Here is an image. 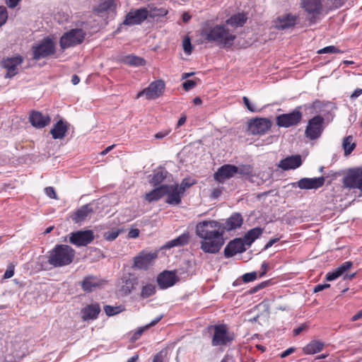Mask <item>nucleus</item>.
I'll list each match as a JSON object with an SVG mask.
<instances>
[{
  "label": "nucleus",
  "instance_id": "obj_1",
  "mask_svg": "<svg viewBox=\"0 0 362 362\" xmlns=\"http://www.w3.org/2000/svg\"><path fill=\"white\" fill-rule=\"evenodd\" d=\"M243 223V216L238 212L232 214L224 223L215 220L198 222L195 233L201 239L200 249L205 253H218L227 239L225 232L240 228Z\"/></svg>",
  "mask_w": 362,
  "mask_h": 362
},
{
  "label": "nucleus",
  "instance_id": "obj_2",
  "mask_svg": "<svg viewBox=\"0 0 362 362\" xmlns=\"http://www.w3.org/2000/svg\"><path fill=\"white\" fill-rule=\"evenodd\" d=\"M75 257V250L68 245L57 244L48 252V263L54 267L70 264Z\"/></svg>",
  "mask_w": 362,
  "mask_h": 362
},
{
  "label": "nucleus",
  "instance_id": "obj_3",
  "mask_svg": "<svg viewBox=\"0 0 362 362\" xmlns=\"http://www.w3.org/2000/svg\"><path fill=\"white\" fill-rule=\"evenodd\" d=\"M202 35L208 42H216L224 47H230L236 38V36L230 33L229 30L223 25H216L206 30Z\"/></svg>",
  "mask_w": 362,
  "mask_h": 362
},
{
  "label": "nucleus",
  "instance_id": "obj_4",
  "mask_svg": "<svg viewBox=\"0 0 362 362\" xmlns=\"http://www.w3.org/2000/svg\"><path fill=\"white\" fill-rule=\"evenodd\" d=\"M214 334L211 339L213 346H228L231 345L235 339L233 332L229 331L226 324H218L212 326Z\"/></svg>",
  "mask_w": 362,
  "mask_h": 362
},
{
  "label": "nucleus",
  "instance_id": "obj_5",
  "mask_svg": "<svg viewBox=\"0 0 362 362\" xmlns=\"http://www.w3.org/2000/svg\"><path fill=\"white\" fill-rule=\"evenodd\" d=\"M31 50L33 59L37 61L54 55L56 53V45L53 39L47 36L33 45Z\"/></svg>",
  "mask_w": 362,
  "mask_h": 362
},
{
  "label": "nucleus",
  "instance_id": "obj_6",
  "mask_svg": "<svg viewBox=\"0 0 362 362\" xmlns=\"http://www.w3.org/2000/svg\"><path fill=\"white\" fill-rule=\"evenodd\" d=\"M86 33L81 28H72L64 33L59 39L62 49L81 45L85 40Z\"/></svg>",
  "mask_w": 362,
  "mask_h": 362
},
{
  "label": "nucleus",
  "instance_id": "obj_7",
  "mask_svg": "<svg viewBox=\"0 0 362 362\" xmlns=\"http://www.w3.org/2000/svg\"><path fill=\"white\" fill-rule=\"evenodd\" d=\"M303 106L299 105L288 113H284L276 116V123L279 127L289 128L298 125L303 119Z\"/></svg>",
  "mask_w": 362,
  "mask_h": 362
},
{
  "label": "nucleus",
  "instance_id": "obj_8",
  "mask_svg": "<svg viewBox=\"0 0 362 362\" xmlns=\"http://www.w3.org/2000/svg\"><path fill=\"white\" fill-rule=\"evenodd\" d=\"M325 119L317 115L310 119L305 129V136L310 140L319 139L325 129Z\"/></svg>",
  "mask_w": 362,
  "mask_h": 362
},
{
  "label": "nucleus",
  "instance_id": "obj_9",
  "mask_svg": "<svg viewBox=\"0 0 362 362\" xmlns=\"http://www.w3.org/2000/svg\"><path fill=\"white\" fill-rule=\"evenodd\" d=\"M157 258L158 252H148L144 250L133 258L132 268L147 271L153 264L154 261Z\"/></svg>",
  "mask_w": 362,
  "mask_h": 362
},
{
  "label": "nucleus",
  "instance_id": "obj_10",
  "mask_svg": "<svg viewBox=\"0 0 362 362\" xmlns=\"http://www.w3.org/2000/svg\"><path fill=\"white\" fill-rule=\"evenodd\" d=\"M139 284V279L134 274H124L118 282V293L122 296H127L136 290Z\"/></svg>",
  "mask_w": 362,
  "mask_h": 362
},
{
  "label": "nucleus",
  "instance_id": "obj_11",
  "mask_svg": "<svg viewBox=\"0 0 362 362\" xmlns=\"http://www.w3.org/2000/svg\"><path fill=\"white\" fill-rule=\"evenodd\" d=\"M271 120L265 117H256L248 122L247 129L252 135H264L272 127Z\"/></svg>",
  "mask_w": 362,
  "mask_h": 362
},
{
  "label": "nucleus",
  "instance_id": "obj_12",
  "mask_svg": "<svg viewBox=\"0 0 362 362\" xmlns=\"http://www.w3.org/2000/svg\"><path fill=\"white\" fill-rule=\"evenodd\" d=\"M165 88V82L160 79L152 81L147 88L137 93L136 98L145 95L148 100H153L160 97Z\"/></svg>",
  "mask_w": 362,
  "mask_h": 362
},
{
  "label": "nucleus",
  "instance_id": "obj_13",
  "mask_svg": "<svg viewBox=\"0 0 362 362\" xmlns=\"http://www.w3.org/2000/svg\"><path fill=\"white\" fill-rule=\"evenodd\" d=\"M95 238L94 233L91 230H77L70 233V243L77 246H86Z\"/></svg>",
  "mask_w": 362,
  "mask_h": 362
},
{
  "label": "nucleus",
  "instance_id": "obj_14",
  "mask_svg": "<svg viewBox=\"0 0 362 362\" xmlns=\"http://www.w3.org/2000/svg\"><path fill=\"white\" fill-rule=\"evenodd\" d=\"M148 17V10L146 8L132 9L125 16L122 25H140Z\"/></svg>",
  "mask_w": 362,
  "mask_h": 362
},
{
  "label": "nucleus",
  "instance_id": "obj_15",
  "mask_svg": "<svg viewBox=\"0 0 362 362\" xmlns=\"http://www.w3.org/2000/svg\"><path fill=\"white\" fill-rule=\"evenodd\" d=\"M117 6L115 0H100L98 6L93 8V12L98 16L108 15L114 18L117 14Z\"/></svg>",
  "mask_w": 362,
  "mask_h": 362
},
{
  "label": "nucleus",
  "instance_id": "obj_16",
  "mask_svg": "<svg viewBox=\"0 0 362 362\" xmlns=\"http://www.w3.org/2000/svg\"><path fill=\"white\" fill-rule=\"evenodd\" d=\"M238 174V166L231 164H224L218 168L214 174V179L218 183H224Z\"/></svg>",
  "mask_w": 362,
  "mask_h": 362
},
{
  "label": "nucleus",
  "instance_id": "obj_17",
  "mask_svg": "<svg viewBox=\"0 0 362 362\" xmlns=\"http://www.w3.org/2000/svg\"><path fill=\"white\" fill-rule=\"evenodd\" d=\"M23 62V57L17 55L11 57H6L1 61V66L7 70L6 78H12L18 74V66Z\"/></svg>",
  "mask_w": 362,
  "mask_h": 362
},
{
  "label": "nucleus",
  "instance_id": "obj_18",
  "mask_svg": "<svg viewBox=\"0 0 362 362\" xmlns=\"http://www.w3.org/2000/svg\"><path fill=\"white\" fill-rule=\"evenodd\" d=\"M302 7L309 14H312L310 18V23L314 24L317 22V16L322 10V0H302Z\"/></svg>",
  "mask_w": 362,
  "mask_h": 362
},
{
  "label": "nucleus",
  "instance_id": "obj_19",
  "mask_svg": "<svg viewBox=\"0 0 362 362\" xmlns=\"http://www.w3.org/2000/svg\"><path fill=\"white\" fill-rule=\"evenodd\" d=\"M28 119L31 125L36 129H43L51 122L49 114H44L38 110H31Z\"/></svg>",
  "mask_w": 362,
  "mask_h": 362
},
{
  "label": "nucleus",
  "instance_id": "obj_20",
  "mask_svg": "<svg viewBox=\"0 0 362 362\" xmlns=\"http://www.w3.org/2000/svg\"><path fill=\"white\" fill-rule=\"evenodd\" d=\"M247 248L241 238H235L228 243L223 250L226 258H230L238 253L245 252Z\"/></svg>",
  "mask_w": 362,
  "mask_h": 362
},
{
  "label": "nucleus",
  "instance_id": "obj_21",
  "mask_svg": "<svg viewBox=\"0 0 362 362\" xmlns=\"http://www.w3.org/2000/svg\"><path fill=\"white\" fill-rule=\"evenodd\" d=\"M346 187L352 189H358L362 192V168L351 170L344 178Z\"/></svg>",
  "mask_w": 362,
  "mask_h": 362
},
{
  "label": "nucleus",
  "instance_id": "obj_22",
  "mask_svg": "<svg viewBox=\"0 0 362 362\" xmlns=\"http://www.w3.org/2000/svg\"><path fill=\"white\" fill-rule=\"evenodd\" d=\"M325 182V177L323 176L319 177H303L297 182V186L301 189H317L322 187Z\"/></svg>",
  "mask_w": 362,
  "mask_h": 362
},
{
  "label": "nucleus",
  "instance_id": "obj_23",
  "mask_svg": "<svg viewBox=\"0 0 362 362\" xmlns=\"http://www.w3.org/2000/svg\"><path fill=\"white\" fill-rule=\"evenodd\" d=\"M178 280L175 273L172 271H164L157 277L158 285L161 289L173 286Z\"/></svg>",
  "mask_w": 362,
  "mask_h": 362
},
{
  "label": "nucleus",
  "instance_id": "obj_24",
  "mask_svg": "<svg viewBox=\"0 0 362 362\" xmlns=\"http://www.w3.org/2000/svg\"><path fill=\"white\" fill-rule=\"evenodd\" d=\"M302 158L300 155L287 156L280 160L278 166L284 170L296 169L302 165Z\"/></svg>",
  "mask_w": 362,
  "mask_h": 362
},
{
  "label": "nucleus",
  "instance_id": "obj_25",
  "mask_svg": "<svg viewBox=\"0 0 362 362\" xmlns=\"http://www.w3.org/2000/svg\"><path fill=\"white\" fill-rule=\"evenodd\" d=\"M298 17L291 13H286L279 16L276 21V28L278 30H284L292 27L296 24Z\"/></svg>",
  "mask_w": 362,
  "mask_h": 362
},
{
  "label": "nucleus",
  "instance_id": "obj_26",
  "mask_svg": "<svg viewBox=\"0 0 362 362\" xmlns=\"http://www.w3.org/2000/svg\"><path fill=\"white\" fill-rule=\"evenodd\" d=\"M69 124L63 119H59L53 125L50 130V134L54 139H62L65 137Z\"/></svg>",
  "mask_w": 362,
  "mask_h": 362
},
{
  "label": "nucleus",
  "instance_id": "obj_27",
  "mask_svg": "<svg viewBox=\"0 0 362 362\" xmlns=\"http://www.w3.org/2000/svg\"><path fill=\"white\" fill-rule=\"evenodd\" d=\"M100 311V306L98 303L87 305L81 310L82 318L85 321L95 320Z\"/></svg>",
  "mask_w": 362,
  "mask_h": 362
},
{
  "label": "nucleus",
  "instance_id": "obj_28",
  "mask_svg": "<svg viewBox=\"0 0 362 362\" xmlns=\"http://www.w3.org/2000/svg\"><path fill=\"white\" fill-rule=\"evenodd\" d=\"M169 187L168 191L167 199L165 201L166 203L170 205H178L181 203L182 196L184 193L181 192V191L177 187V184L175 185H168Z\"/></svg>",
  "mask_w": 362,
  "mask_h": 362
},
{
  "label": "nucleus",
  "instance_id": "obj_29",
  "mask_svg": "<svg viewBox=\"0 0 362 362\" xmlns=\"http://www.w3.org/2000/svg\"><path fill=\"white\" fill-rule=\"evenodd\" d=\"M168 185H161L146 193L145 199L148 202H157L168 194Z\"/></svg>",
  "mask_w": 362,
  "mask_h": 362
},
{
  "label": "nucleus",
  "instance_id": "obj_30",
  "mask_svg": "<svg viewBox=\"0 0 362 362\" xmlns=\"http://www.w3.org/2000/svg\"><path fill=\"white\" fill-rule=\"evenodd\" d=\"M168 174L169 173L164 167L159 166L149 175V182L153 186L159 185L166 179Z\"/></svg>",
  "mask_w": 362,
  "mask_h": 362
},
{
  "label": "nucleus",
  "instance_id": "obj_31",
  "mask_svg": "<svg viewBox=\"0 0 362 362\" xmlns=\"http://www.w3.org/2000/svg\"><path fill=\"white\" fill-rule=\"evenodd\" d=\"M93 212V209L90 204L83 205L77 209L71 216L72 221L76 223H81L86 220L88 215Z\"/></svg>",
  "mask_w": 362,
  "mask_h": 362
},
{
  "label": "nucleus",
  "instance_id": "obj_32",
  "mask_svg": "<svg viewBox=\"0 0 362 362\" xmlns=\"http://www.w3.org/2000/svg\"><path fill=\"white\" fill-rule=\"evenodd\" d=\"M102 284V281L95 276H87L84 277L81 282V288L83 291L90 293L99 287Z\"/></svg>",
  "mask_w": 362,
  "mask_h": 362
},
{
  "label": "nucleus",
  "instance_id": "obj_33",
  "mask_svg": "<svg viewBox=\"0 0 362 362\" xmlns=\"http://www.w3.org/2000/svg\"><path fill=\"white\" fill-rule=\"evenodd\" d=\"M263 233V228L256 227L249 230L242 238L245 245L250 246Z\"/></svg>",
  "mask_w": 362,
  "mask_h": 362
},
{
  "label": "nucleus",
  "instance_id": "obj_34",
  "mask_svg": "<svg viewBox=\"0 0 362 362\" xmlns=\"http://www.w3.org/2000/svg\"><path fill=\"white\" fill-rule=\"evenodd\" d=\"M121 62L130 66H143L146 65V60L134 54H128L124 56L120 59Z\"/></svg>",
  "mask_w": 362,
  "mask_h": 362
},
{
  "label": "nucleus",
  "instance_id": "obj_35",
  "mask_svg": "<svg viewBox=\"0 0 362 362\" xmlns=\"http://www.w3.org/2000/svg\"><path fill=\"white\" fill-rule=\"evenodd\" d=\"M189 241V235L188 233H184L179 235L177 238L171 240L166 243L164 248L170 249L174 247L184 246L188 244Z\"/></svg>",
  "mask_w": 362,
  "mask_h": 362
},
{
  "label": "nucleus",
  "instance_id": "obj_36",
  "mask_svg": "<svg viewBox=\"0 0 362 362\" xmlns=\"http://www.w3.org/2000/svg\"><path fill=\"white\" fill-rule=\"evenodd\" d=\"M247 21V16L246 13H238L232 15L228 19L226 20V24L234 27H242Z\"/></svg>",
  "mask_w": 362,
  "mask_h": 362
},
{
  "label": "nucleus",
  "instance_id": "obj_37",
  "mask_svg": "<svg viewBox=\"0 0 362 362\" xmlns=\"http://www.w3.org/2000/svg\"><path fill=\"white\" fill-rule=\"evenodd\" d=\"M325 347V343L319 340H312L303 351L305 354H315L320 352Z\"/></svg>",
  "mask_w": 362,
  "mask_h": 362
},
{
  "label": "nucleus",
  "instance_id": "obj_38",
  "mask_svg": "<svg viewBox=\"0 0 362 362\" xmlns=\"http://www.w3.org/2000/svg\"><path fill=\"white\" fill-rule=\"evenodd\" d=\"M156 292V286L153 284L146 283L142 284L141 290L139 293V298L141 299H146L153 296Z\"/></svg>",
  "mask_w": 362,
  "mask_h": 362
},
{
  "label": "nucleus",
  "instance_id": "obj_39",
  "mask_svg": "<svg viewBox=\"0 0 362 362\" xmlns=\"http://www.w3.org/2000/svg\"><path fill=\"white\" fill-rule=\"evenodd\" d=\"M343 148L345 156L349 155L356 148V144L353 142V136H347L343 140Z\"/></svg>",
  "mask_w": 362,
  "mask_h": 362
},
{
  "label": "nucleus",
  "instance_id": "obj_40",
  "mask_svg": "<svg viewBox=\"0 0 362 362\" xmlns=\"http://www.w3.org/2000/svg\"><path fill=\"white\" fill-rule=\"evenodd\" d=\"M150 10L148 11V16L151 18L163 17L168 14V11L165 8H151L148 5Z\"/></svg>",
  "mask_w": 362,
  "mask_h": 362
},
{
  "label": "nucleus",
  "instance_id": "obj_41",
  "mask_svg": "<svg viewBox=\"0 0 362 362\" xmlns=\"http://www.w3.org/2000/svg\"><path fill=\"white\" fill-rule=\"evenodd\" d=\"M195 183V180H192L189 177H185L182 180L180 185H177V187L181 191V192L184 193L187 188L192 187Z\"/></svg>",
  "mask_w": 362,
  "mask_h": 362
},
{
  "label": "nucleus",
  "instance_id": "obj_42",
  "mask_svg": "<svg viewBox=\"0 0 362 362\" xmlns=\"http://www.w3.org/2000/svg\"><path fill=\"white\" fill-rule=\"evenodd\" d=\"M104 310L107 316H113L121 313L123 309L122 308V306H112L107 305L104 306Z\"/></svg>",
  "mask_w": 362,
  "mask_h": 362
},
{
  "label": "nucleus",
  "instance_id": "obj_43",
  "mask_svg": "<svg viewBox=\"0 0 362 362\" xmlns=\"http://www.w3.org/2000/svg\"><path fill=\"white\" fill-rule=\"evenodd\" d=\"M318 54H327V53H343V51L340 50L338 47L334 45H329L325 47L317 52Z\"/></svg>",
  "mask_w": 362,
  "mask_h": 362
},
{
  "label": "nucleus",
  "instance_id": "obj_44",
  "mask_svg": "<svg viewBox=\"0 0 362 362\" xmlns=\"http://www.w3.org/2000/svg\"><path fill=\"white\" fill-rule=\"evenodd\" d=\"M120 230L119 229H115L111 231H107L105 233L104 238L107 241H112L115 240L119 235Z\"/></svg>",
  "mask_w": 362,
  "mask_h": 362
},
{
  "label": "nucleus",
  "instance_id": "obj_45",
  "mask_svg": "<svg viewBox=\"0 0 362 362\" xmlns=\"http://www.w3.org/2000/svg\"><path fill=\"white\" fill-rule=\"evenodd\" d=\"M353 266V263L351 261L344 262L341 265H339L338 267L336 268V269L338 271V272L342 276L344 274L347 272L349 269H351Z\"/></svg>",
  "mask_w": 362,
  "mask_h": 362
},
{
  "label": "nucleus",
  "instance_id": "obj_46",
  "mask_svg": "<svg viewBox=\"0 0 362 362\" xmlns=\"http://www.w3.org/2000/svg\"><path fill=\"white\" fill-rule=\"evenodd\" d=\"M252 173V168L250 165H243L238 167V173L243 175H250Z\"/></svg>",
  "mask_w": 362,
  "mask_h": 362
},
{
  "label": "nucleus",
  "instance_id": "obj_47",
  "mask_svg": "<svg viewBox=\"0 0 362 362\" xmlns=\"http://www.w3.org/2000/svg\"><path fill=\"white\" fill-rule=\"evenodd\" d=\"M183 49L187 54H190L192 52V45L189 37H187L184 39L182 42Z\"/></svg>",
  "mask_w": 362,
  "mask_h": 362
},
{
  "label": "nucleus",
  "instance_id": "obj_48",
  "mask_svg": "<svg viewBox=\"0 0 362 362\" xmlns=\"http://www.w3.org/2000/svg\"><path fill=\"white\" fill-rule=\"evenodd\" d=\"M146 329H148V327H146V325L139 327L132 336V341H135L138 340Z\"/></svg>",
  "mask_w": 362,
  "mask_h": 362
},
{
  "label": "nucleus",
  "instance_id": "obj_49",
  "mask_svg": "<svg viewBox=\"0 0 362 362\" xmlns=\"http://www.w3.org/2000/svg\"><path fill=\"white\" fill-rule=\"evenodd\" d=\"M45 194L51 198V199H59V197L55 192V189L53 187H47L45 188Z\"/></svg>",
  "mask_w": 362,
  "mask_h": 362
},
{
  "label": "nucleus",
  "instance_id": "obj_50",
  "mask_svg": "<svg viewBox=\"0 0 362 362\" xmlns=\"http://www.w3.org/2000/svg\"><path fill=\"white\" fill-rule=\"evenodd\" d=\"M257 274L256 272L246 273L243 276V281L245 283L251 282L257 279Z\"/></svg>",
  "mask_w": 362,
  "mask_h": 362
},
{
  "label": "nucleus",
  "instance_id": "obj_51",
  "mask_svg": "<svg viewBox=\"0 0 362 362\" xmlns=\"http://www.w3.org/2000/svg\"><path fill=\"white\" fill-rule=\"evenodd\" d=\"M341 275L338 272V271L335 269H334L333 271L332 272H328L327 274H326V276H325V279L328 281H334L335 279H337V278H339V276H341Z\"/></svg>",
  "mask_w": 362,
  "mask_h": 362
},
{
  "label": "nucleus",
  "instance_id": "obj_52",
  "mask_svg": "<svg viewBox=\"0 0 362 362\" xmlns=\"http://www.w3.org/2000/svg\"><path fill=\"white\" fill-rule=\"evenodd\" d=\"M8 18V13L6 7L0 6V27L3 25Z\"/></svg>",
  "mask_w": 362,
  "mask_h": 362
},
{
  "label": "nucleus",
  "instance_id": "obj_53",
  "mask_svg": "<svg viewBox=\"0 0 362 362\" xmlns=\"http://www.w3.org/2000/svg\"><path fill=\"white\" fill-rule=\"evenodd\" d=\"M197 86V82L194 80H186L182 83L183 89L186 91H189L194 88Z\"/></svg>",
  "mask_w": 362,
  "mask_h": 362
},
{
  "label": "nucleus",
  "instance_id": "obj_54",
  "mask_svg": "<svg viewBox=\"0 0 362 362\" xmlns=\"http://www.w3.org/2000/svg\"><path fill=\"white\" fill-rule=\"evenodd\" d=\"M243 101L244 105L246 106V107L247 108V110L249 111H250L252 112H255L257 111L256 110V108L255 107V106L250 103V101L247 97L244 96L243 98Z\"/></svg>",
  "mask_w": 362,
  "mask_h": 362
},
{
  "label": "nucleus",
  "instance_id": "obj_55",
  "mask_svg": "<svg viewBox=\"0 0 362 362\" xmlns=\"http://www.w3.org/2000/svg\"><path fill=\"white\" fill-rule=\"evenodd\" d=\"M321 105V102L319 100H315L313 101L311 104H305L303 106L305 110L307 109H315L317 107H319Z\"/></svg>",
  "mask_w": 362,
  "mask_h": 362
},
{
  "label": "nucleus",
  "instance_id": "obj_56",
  "mask_svg": "<svg viewBox=\"0 0 362 362\" xmlns=\"http://www.w3.org/2000/svg\"><path fill=\"white\" fill-rule=\"evenodd\" d=\"M14 275V266L12 264H10L7 269L6 270L4 278V279H9L11 278Z\"/></svg>",
  "mask_w": 362,
  "mask_h": 362
},
{
  "label": "nucleus",
  "instance_id": "obj_57",
  "mask_svg": "<svg viewBox=\"0 0 362 362\" xmlns=\"http://www.w3.org/2000/svg\"><path fill=\"white\" fill-rule=\"evenodd\" d=\"M332 2L334 8L341 7L346 2V0H329Z\"/></svg>",
  "mask_w": 362,
  "mask_h": 362
},
{
  "label": "nucleus",
  "instance_id": "obj_58",
  "mask_svg": "<svg viewBox=\"0 0 362 362\" xmlns=\"http://www.w3.org/2000/svg\"><path fill=\"white\" fill-rule=\"evenodd\" d=\"M268 268H269V264L267 262H263L262 265H261V270L262 271L259 273V276L260 277L264 276L267 274Z\"/></svg>",
  "mask_w": 362,
  "mask_h": 362
},
{
  "label": "nucleus",
  "instance_id": "obj_59",
  "mask_svg": "<svg viewBox=\"0 0 362 362\" xmlns=\"http://www.w3.org/2000/svg\"><path fill=\"white\" fill-rule=\"evenodd\" d=\"M139 230L137 228L131 229L128 233V237L129 238H136L139 235Z\"/></svg>",
  "mask_w": 362,
  "mask_h": 362
},
{
  "label": "nucleus",
  "instance_id": "obj_60",
  "mask_svg": "<svg viewBox=\"0 0 362 362\" xmlns=\"http://www.w3.org/2000/svg\"><path fill=\"white\" fill-rule=\"evenodd\" d=\"M361 95H362V88H357L351 95V100H355L358 98Z\"/></svg>",
  "mask_w": 362,
  "mask_h": 362
},
{
  "label": "nucleus",
  "instance_id": "obj_61",
  "mask_svg": "<svg viewBox=\"0 0 362 362\" xmlns=\"http://www.w3.org/2000/svg\"><path fill=\"white\" fill-rule=\"evenodd\" d=\"M295 351H296V349L294 347H290V348L287 349L286 350H285L284 351H283L280 356L281 358H286L288 356H289L290 354L294 353Z\"/></svg>",
  "mask_w": 362,
  "mask_h": 362
},
{
  "label": "nucleus",
  "instance_id": "obj_62",
  "mask_svg": "<svg viewBox=\"0 0 362 362\" xmlns=\"http://www.w3.org/2000/svg\"><path fill=\"white\" fill-rule=\"evenodd\" d=\"M280 240V238H272L269 240V242L264 245V250H266L267 249H269V247H271L274 244H275L276 243H277L279 240Z\"/></svg>",
  "mask_w": 362,
  "mask_h": 362
},
{
  "label": "nucleus",
  "instance_id": "obj_63",
  "mask_svg": "<svg viewBox=\"0 0 362 362\" xmlns=\"http://www.w3.org/2000/svg\"><path fill=\"white\" fill-rule=\"evenodd\" d=\"M21 1V0H6V4L9 8H13L17 6Z\"/></svg>",
  "mask_w": 362,
  "mask_h": 362
},
{
  "label": "nucleus",
  "instance_id": "obj_64",
  "mask_svg": "<svg viewBox=\"0 0 362 362\" xmlns=\"http://www.w3.org/2000/svg\"><path fill=\"white\" fill-rule=\"evenodd\" d=\"M153 362H164L163 355L160 352L156 354L153 358Z\"/></svg>",
  "mask_w": 362,
  "mask_h": 362
}]
</instances>
